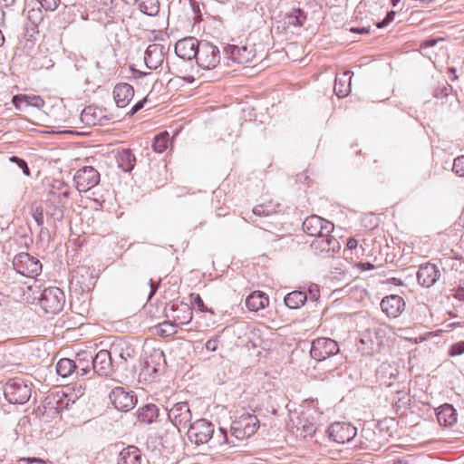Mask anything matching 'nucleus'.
<instances>
[{
    "mask_svg": "<svg viewBox=\"0 0 464 464\" xmlns=\"http://www.w3.org/2000/svg\"><path fill=\"white\" fill-rule=\"evenodd\" d=\"M3 392L5 399L13 404H24L31 397V383L22 378H13L4 385Z\"/></svg>",
    "mask_w": 464,
    "mask_h": 464,
    "instance_id": "obj_1",
    "label": "nucleus"
},
{
    "mask_svg": "<svg viewBox=\"0 0 464 464\" xmlns=\"http://www.w3.org/2000/svg\"><path fill=\"white\" fill-rule=\"evenodd\" d=\"M258 425L259 420L256 415L244 413L233 420L230 427L231 437L237 440L248 438L256 433Z\"/></svg>",
    "mask_w": 464,
    "mask_h": 464,
    "instance_id": "obj_2",
    "label": "nucleus"
},
{
    "mask_svg": "<svg viewBox=\"0 0 464 464\" xmlns=\"http://www.w3.org/2000/svg\"><path fill=\"white\" fill-rule=\"evenodd\" d=\"M65 304V295L59 287L45 288L40 295L39 304L47 314H56Z\"/></svg>",
    "mask_w": 464,
    "mask_h": 464,
    "instance_id": "obj_3",
    "label": "nucleus"
},
{
    "mask_svg": "<svg viewBox=\"0 0 464 464\" xmlns=\"http://www.w3.org/2000/svg\"><path fill=\"white\" fill-rule=\"evenodd\" d=\"M196 62L199 67L205 70H211L218 66L220 62L219 49L214 44L203 41L197 49Z\"/></svg>",
    "mask_w": 464,
    "mask_h": 464,
    "instance_id": "obj_4",
    "label": "nucleus"
},
{
    "mask_svg": "<svg viewBox=\"0 0 464 464\" xmlns=\"http://www.w3.org/2000/svg\"><path fill=\"white\" fill-rule=\"evenodd\" d=\"M214 432V424L206 419H199L190 423L188 438L198 446L208 443Z\"/></svg>",
    "mask_w": 464,
    "mask_h": 464,
    "instance_id": "obj_5",
    "label": "nucleus"
},
{
    "mask_svg": "<svg viewBox=\"0 0 464 464\" xmlns=\"http://www.w3.org/2000/svg\"><path fill=\"white\" fill-rule=\"evenodd\" d=\"M13 266L17 273L24 276L34 277L38 276L42 271V264L40 261L25 252H21L14 256Z\"/></svg>",
    "mask_w": 464,
    "mask_h": 464,
    "instance_id": "obj_6",
    "label": "nucleus"
},
{
    "mask_svg": "<svg viewBox=\"0 0 464 464\" xmlns=\"http://www.w3.org/2000/svg\"><path fill=\"white\" fill-rule=\"evenodd\" d=\"M337 342L330 338H317L313 341L310 350L312 358L323 362L328 358L336 356L339 353Z\"/></svg>",
    "mask_w": 464,
    "mask_h": 464,
    "instance_id": "obj_7",
    "label": "nucleus"
},
{
    "mask_svg": "<svg viewBox=\"0 0 464 464\" xmlns=\"http://www.w3.org/2000/svg\"><path fill=\"white\" fill-rule=\"evenodd\" d=\"M164 313L168 319L176 322L179 325L190 323L193 318L191 307L188 304L179 301L168 304L165 306Z\"/></svg>",
    "mask_w": 464,
    "mask_h": 464,
    "instance_id": "obj_8",
    "label": "nucleus"
},
{
    "mask_svg": "<svg viewBox=\"0 0 464 464\" xmlns=\"http://www.w3.org/2000/svg\"><path fill=\"white\" fill-rule=\"evenodd\" d=\"M109 398L113 406L122 411H130L137 403L136 394L132 391L120 386L111 391Z\"/></svg>",
    "mask_w": 464,
    "mask_h": 464,
    "instance_id": "obj_9",
    "label": "nucleus"
},
{
    "mask_svg": "<svg viewBox=\"0 0 464 464\" xmlns=\"http://www.w3.org/2000/svg\"><path fill=\"white\" fill-rule=\"evenodd\" d=\"M169 423L176 426L178 429L190 426L192 420V412L187 401L175 403L168 411Z\"/></svg>",
    "mask_w": 464,
    "mask_h": 464,
    "instance_id": "obj_10",
    "label": "nucleus"
},
{
    "mask_svg": "<svg viewBox=\"0 0 464 464\" xmlns=\"http://www.w3.org/2000/svg\"><path fill=\"white\" fill-rule=\"evenodd\" d=\"M75 187L80 192H87L100 182V173L91 166L78 169L73 177Z\"/></svg>",
    "mask_w": 464,
    "mask_h": 464,
    "instance_id": "obj_11",
    "label": "nucleus"
},
{
    "mask_svg": "<svg viewBox=\"0 0 464 464\" xmlns=\"http://www.w3.org/2000/svg\"><path fill=\"white\" fill-rule=\"evenodd\" d=\"M334 229L332 222L316 215L310 216L303 222V230L311 237L329 236Z\"/></svg>",
    "mask_w": 464,
    "mask_h": 464,
    "instance_id": "obj_12",
    "label": "nucleus"
},
{
    "mask_svg": "<svg viewBox=\"0 0 464 464\" xmlns=\"http://www.w3.org/2000/svg\"><path fill=\"white\" fill-rule=\"evenodd\" d=\"M329 233V236H318L310 243V247L317 254H325L328 256H333L340 250L339 241Z\"/></svg>",
    "mask_w": 464,
    "mask_h": 464,
    "instance_id": "obj_13",
    "label": "nucleus"
},
{
    "mask_svg": "<svg viewBox=\"0 0 464 464\" xmlns=\"http://www.w3.org/2000/svg\"><path fill=\"white\" fill-rule=\"evenodd\" d=\"M330 439L337 443L351 441L357 434V429L351 423L334 422L328 428Z\"/></svg>",
    "mask_w": 464,
    "mask_h": 464,
    "instance_id": "obj_14",
    "label": "nucleus"
},
{
    "mask_svg": "<svg viewBox=\"0 0 464 464\" xmlns=\"http://www.w3.org/2000/svg\"><path fill=\"white\" fill-rule=\"evenodd\" d=\"M224 53L235 63H247L252 62L256 56V51L253 45H234L227 44L224 48Z\"/></svg>",
    "mask_w": 464,
    "mask_h": 464,
    "instance_id": "obj_15",
    "label": "nucleus"
},
{
    "mask_svg": "<svg viewBox=\"0 0 464 464\" xmlns=\"http://www.w3.org/2000/svg\"><path fill=\"white\" fill-rule=\"evenodd\" d=\"M111 354L112 352L108 350L99 351L92 357V372L100 376H110L113 372Z\"/></svg>",
    "mask_w": 464,
    "mask_h": 464,
    "instance_id": "obj_16",
    "label": "nucleus"
},
{
    "mask_svg": "<svg viewBox=\"0 0 464 464\" xmlns=\"http://www.w3.org/2000/svg\"><path fill=\"white\" fill-rule=\"evenodd\" d=\"M200 42L195 37H186L179 40L175 44L176 54L184 60H192L197 56V49Z\"/></svg>",
    "mask_w": 464,
    "mask_h": 464,
    "instance_id": "obj_17",
    "label": "nucleus"
},
{
    "mask_svg": "<svg viewBox=\"0 0 464 464\" xmlns=\"http://www.w3.org/2000/svg\"><path fill=\"white\" fill-rule=\"evenodd\" d=\"M416 275L420 285L430 287L438 281L440 276V272L436 265L426 263L419 267Z\"/></svg>",
    "mask_w": 464,
    "mask_h": 464,
    "instance_id": "obj_18",
    "label": "nucleus"
},
{
    "mask_svg": "<svg viewBox=\"0 0 464 464\" xmlns=\"http://www.w3.org/2000/svg\"><path fill=\"white\" fill-rule=\"evenodd\" d=\"M164 61V46L159 44H150L144 54V62L149 69L156 70Z\"/></svg>",
    "mask_w": 464,
    "mask_h": 464,
    "instance_id": "obj_19",
    "label": "nucleus"
},
{
    "mask_svg": "<svg viewBox=\"0 0 464 464\" xmlns=\"http://www.w3.org/2000/svg\"><path fill=\"white\" fill-rule=\"evenodd\" d=\"M405 306V302L402 297L392 295L384 297L381 302L382 310L389 317H397L401 314Z\"/></svg>",
    "mask_w": 464,
    "mask_h": 464,
    "instance_id": "obj_20",
    "label": "nucleus"
},
{
    "mask_svg": "<svg viewBox=\"0 0 464 464\" xmlns=\"http://www.w3.org/2000/svg\"><path fill=\"white\" fill-rule=\"evenodd\" d=\"M112 96L119 108H125L134 96V89L127 82H121L115 85Z\"/></svg>",
    "mask_w": 464,
    "mask_h": 464,
    "instance_id": "obj_21",
    "label": "nucleus"
},
{
    "mask_svg": "<svg viewBox=\"0 0 464 464\" xmlns=\"http://www.w3.org/2000/svg\"><path fill=\"white\" fill-rule=\"evenodd\" d=\"M92 355L87 353H79L74 361L75 377H85L92 371Z\"/></svg>",
    "mask_w": 464,
    "mask_h": 464,
    "instance_id": "obj_22",
    "label": "nucleus"
},
{
    "mask_svg": "<svg viewBox=\"0 0 464 464\" xmlns=\"http://www.w3.org/2000/svg\"><path fill=\"white\" fill-rule=\"evenodd\" d=\"M179 429L166 422L164 432L159 433L161 445L168 449H173L179 438Z\"/></svg>",
    "mask_w": 464,
    "mask_h": 464,
    "instance_id": "obj_23",
    "label": "nucleus"
},
{
    "mask_svg": "<svg viewBox=\"0 0 464 464\" xmlns=\"http://www.w3.org/2000/svg\"><path fill=\"white\" fill-rule=\"evenodd\" d=\"M141 454L135 446H128L118 453L117 464H140Z\"/></svg>",
    "mask_w": 464,
    "mask_h": 464,
    "instance_id": "obj_24",
    "label": "nucleus"
},
{
    "mask_svg": "<svg viewBox=\"0 0 464 464\" xmlns=\"http://www.w3.org/2000/svg\"><path fill=\"white\" fill-rule=\"evenodd\" d=\"M351 74L352 72L350 71L336 74L334 92L338 97H345L351 92Z\"/></svg>",
    "mask_w": 464,
    "mask_h": 464,
    "instance_id": "obj_25",
    "label": "nucleus"
},
{
    "mask_svg": "<svg viewBox=\"0 0 464 464\" xmlns=\"http://www.w3.org/2000/svg\"><path fill=\"white\" fill-rule=\"evenodd\" d=\"M118 167L125 172H130L136 163V158L130 149H123L116 155Z\"/></svg>",
    "mask_w": 464,
    "mask_h": 464,
    "instance_id": "obj_26",
    "label": "nucleus"
},
{
    "mask_svg": "<svg viewBox=\"0 0 464 464\" xmlns=\"http://www.w3.org/2000/svg\"><path fill=\"white\" fill-rule=\"evenodd\" d=\"M234 437H228L227 430L223 428H219L217 432H213V436L209 440V448L210 449H220L223 450L226 446L233 447L235 446V442L233 440Z\"/></svg>",
    "mask_w": 464,
    "mask_h": 464,
    "instance_id": "obj_27",
    "label": "nucleus"
},
{
    "mask_svg": "<svg viewBox=\"0 0 464 464\" xmlns=\"http://www.w3.org/2000/svg\"><path fill=\"white\" fill-rule=\"evenodd\" d=\"M436 415L440 425L451 426L457 421L456 410L450 404H444L438 408Z\"/></svg>",
    "mask_w": 464,
    "mask_h": 464,
    "instance_id": "obj_28",
    "label": "nucleus"
},
{
    "mask_svg": "<svg viewBox=\"0 0 464 464\" xmlns=\"http://www.w3.org/2000/svg\"><path fill=\"white\" fill-rule=\"evenodd\" d=\"M159 413L160 410L155 404L148 403L138 410L137 418L142 423L151 424L156 420Z\"/></svg>",
    "mask_w": 464,
    "mask_h": 464,
    "instance_id": "obj_29",
    "label": "nucleus"
},
{
    "mask_svg": "<svg viewBox=\"0 0 464 464\" xmlns=\"http://www.w3.org/2000/svg\"><path fill=\"white\" fill-rule=\"evenodd\" d=\"M268 296L263 292H253L246 300V307L251 311H258L268 305Z\"/></svg>",
    "mask_w": 464,
    "mask_h": 464,
    "instance_id": "obj_30",
    "label": "nucleus"
},
{
    "mask_svg": "<svg viewBox=\"0 0 464 464\" xmlns=\"http://www.w3.org/2000/svg\"><path fill=\"white\" fill-rule=\"evenodd\" d=\"M47 215L55 220H61L63 217V206L65 200L59 198H47Z\"/></svg>",
    "mask_w": 464,
    "mask_h": 464,
    "instance_id": "obj_31",
    "label": "nucleus"
},
{
    "mask_svg": "<svg viewBox=\"0 0 464 464\" xmlns=\"http://www.w3.org/2000/svg\"><path fill=\"white\" fill-rule=\"evenodd\" d=\"M307 300V294L304 291H293L285 296V304L290 309H298Z\"/></svg>",
    "mask_w": 464,
    "mask_h": 464,
    "instance_id": "obj_32",
    "label": "nucleus"
},
{
    "mask_svg": "<svg viewBox=\"0 0 464 464\" xmlns=\"http://www.w3.org/2000/svg\"><path fill=\"white\" fill-rule=\"evenodd\" d=\"M102 111L98 108L88 106L85 107L81 113V121L86 125H97L100 122Z\"/></svg>",
    "mask_w": 464,
    "mask_h": 464,
    "instance_id": "obj_33",
    "label": "nucleus"
},
{
    "mask_svg": "<svg viewBox=\"0 0 464 464\" xmlns=\"http://www.w3.org/2000/svg\"><path fill=\"white\" fill-rule=\"evenodd\" d=\"M70 194L69 187L63 181L55 179L51 185L48 192V198H59L65 200Z\"/></svg>",
    "mask_w": 464,
    "mask_h": 464,
    "instance_id": "obj_34",
    "label": "nucleus"
},
{
    "mask_svg": "<svg viewBox=\"0 0 464 464\" xmlns=\"http://www.w3.org/2000/svg\"><path fill=\"white\" fill-rule=\"evenodd\" d=\"M56 372L63 378L75 375L74 361L69 358H63L59 360L56 364Z\"/></svg>",
    "mask_w": 464,
    "mask_h": 464,
    "instance_id": "obj_35",
    "label": "nucleus"
},
{
    "mask_svg": "<svg viewBox=\"0 0 464 464\" xmlns=\"http://www.w3.org/2000/svg\"><path fill=\"white\" fill-rule=\"evenodd\" d=\"M111 352L118 354L121 359L127 361L128 358L133 356L134 349L127 342L121 341L111 345Z\"/></svg>",
    "mask_w": 464,
    "mask_h": 464,
    "instance_id": "obj_36",
    "label": "nucleus"
},
{
    "mask_svg": "<svg viewBox=\"0 0 464 464\" xmlns=\"http://www.w3.org/2000/svg\"><path fill=\"white\" fill-rule=\"evenodd\" d=\"M15 106H19L18 102L25 103L26 105L41 108L44 105V100L40 96L30 95H17L13 98Z\"/></svg>",
    "mask_w": 464,
    "mask_h": 464,
    "instance_id": "obj_37",
    "label": "nucleus"
},
{
    "mask_svg": "<svg viewBox=\"0 0 464 464\" xmlns=\"http://www.w3.org/2000/svg\"><path fill=\"white\" fill-rule=\"evenodd\" d=\"M139 8L143 14L154 16L158 14L160 11V2L159 0H140Z\"/></svg>",
    "mask_w": 464,
    "mask_h": 464,
    "instance_id": "obj_38",
    "label": "nucleus"
},
{
    "mask_svg": "<svg viewBox=\"0 0 464 464\" xmlns=\"http://www.w3.org/2000/svg\"><path fill=\"white\" fill-rule=\"evenodd\" d=\"M169 142V133L167 131L161 132L155 136L152 142V149L157 153H162L168 149Z\"/></svg>",
    "mask_w": 464,
    "mask_h": 464,
    "instance_id": "obj_39",
    "label": "nucleus"
},
{
    "mask_svg": "<svg viewBox=\"0 0 464 464\" xmlns=\"http://www.w3.org/2000/svg\"><path fill=\"white\" fill-rule=\"evenodd\" d=\"M286 23L294 26H302L306 20V14L301 9H295L285 16Z\"/></svg>",
    "mask_w": 464,
    "mask_h": 464,
    "instance_id": "obj_40",
    "label": "nucleus"
},
{
    "mask_svg": "<svg viewBox=\"0 0 464 464\" xmlns=\"http://www.w3.org/2000/svg\"><path fill=\"white\" fill-rule=\"evenodd\" d=\"M164 360V354L162 352H155L153 355H151L150 361L146 360L144 362V369L150 374H156L159 371L157 365L155 364L156 361Z\"/></svg>",
    "mask_w": 464,
    "mask_h": 464,
    "instance_id": "obj_41",
    "label": "nucleus"
},
{
    "mask_svg": "<svg viewBox=\"0 0 464 464\" xmlns=\"http://www.w3.org/2000/svg\"><path fill=\"white\" fill-rule=\"evenodd\" d=\"M179 325V324H176V322L169 319V321L159 324L160 334L162 336H170L175 334Z\"/></svg>",
    "mask_w": 464,
    "mask_h": 464,
    "instance_id": "obj_42",
    "label": "nucleus"
},
{
    "mask_svg": "<svg viewBox=\"0 0 464 464\" xmlns=\"http://www.w3.org/2000/svg\"><path fill=\"white\" fill-rule=\"evenodd\" d=\"M452 170L459 177H464V156H459L454 160Z\"/></svg>",
    "mask_w": 464,
    "mask_h": 464,
    "instance_id": "obj_43",
    "label": "nucleus"
},
{
    "mask_svg": "<svg viewBox=\"0 0 464 464\" xmlns=\"http://www.w3.org/2000/svg\"><path fill=\"white\" fill-rule=\"evenodd\" d=\"M9 160L11 162L16 163L25 176H30V169L24 160L17 156H12Z\"/></svg>",
    "mask_w": 464,
    "mask_h": 464,
    "instance_id": "obj_44",
    "label": "nucleus"
},
{
    "mask_svg": "<svg viewBox=\"0 0 464 464\" xmlns=\"http://www.w3.org/2000/svg\"><path fill=\"white\" fill-rule=\"evenodd\" d=\"M36 1L40 4L41 7H43L46 11H54L60 4V0H36Z\"/></svg>",
    "mask_w": 464,
    "mask_h": 464,
    "instance_id": "obj_45",
    "label": "nucleus"
},
{
    "mask_svg": "<svg viewBox=\"0 0 464 464\" xmlns=\"http://www.w3.org/2000/svg\"><path fill=\"white\" fill-rule=\"evenodd\" d=\"M464 353V341L452 344L449 350L450 356H457Z\"/></svg>",
    "mask_w": 464,
    "mask_h": 464,
    "instance_id": "obj_46",
    "label": "nucleus"
},
{
    "mask_svg": "<svg viewBox=\"0 0 464 464\" xmlns=\"http://www.w3.org/2000/svg\"><path fill=\"white\" fill-rule=\"evenodd\" d=\"M452 87L446 84L436 91L435 96L439 99L448 98L450 95H452Z\"/></svg>",
    "mask_w": 464,
    "mask_h": 464,
    "instance_id": "obj_47",
    "label": "nucleus"
},
{
    "mask_svg": "<svg viewBox=\"0 0 464 464\" xmlns=\"http://www.w3.org/2000/svg\"><path fill=\"white\" fill-rule=\"evenodd\" d=\"M28 19L32 22L33 24H37L39 22L43 20V14L41 10L32 9L28 11Z\"/></svg>",
    "mask_w": 464,
    "mask_h": 464,
    "instance_id": "obj_48",
    "label": "nucleus"
},
{
    "mask_svg": "<svg viewBox=\"0 0 464 464\" xmlns=\"http://www.w3.org/2000/svg\"><path fill=\"white\" fill-rule=\"evenodd\" d=\"M395 394H396V397H394L392 399V401H394L395 406L397 407V409L399 410V409H401V408L405 407L406 402L403 401L404 395H405L403 391L396 390L395 391Z\"/></svg>",
    "mask_w": 464,
    "mask_h": 464,
    "instance_id": "obj_49",
    "label": "nucleus"
},
{
    "mask_svg": "<svg viewBox=\"0 0 464 464\" xmlns=\"http://www.w3.org/2000/svg\"><path fill=\"white\" fill-rule=\"evenodd\" d=\"M253 214L258 217H266L269 216L273 211L268 209V208L265 205L256 206L253 210Z\"/></svg>",
    "mask_w": 464,
    "mask_h": 464,
    "instance_id": "obj_50",
    "label": "nucleus"
},
{
    "mask_svg": "<svg viewBox=\"0 0 464 464\" xmlns=\"http://www.w3.org/2000/svg\"><path fill=\"white\" fill-rule=\"evenodd\" d=\"M308 296L312 301H316L319 298L320 290L317 285L314 284L309 286L307 297Z\"/></svg>",
    "mask_w": 464,
    "mask_h": 464,
    "instance_id": "obj_51",
    "label": "nucleus"
},
{
    "mask_svg": "<svg viewBox=\"0 0 464 464\" xmlns=\"http://www.w3.org/2000/svg\"><path fill=\"white\" fill-rule=\"evenodd\" d=\"M194 304H196V306L198 307V309L200 311V312H203V313H206V312H209L211 314H213V311L211 309H208L205 304H204V301L203 299L199 296V295H197L195 297H194Z\"/></svg>",
    "mask_w": 464,
    "mask_h": 464,
    "instance_id": "obj_52",
    "label": "nucleus"
},
{
    "mask_svg": "<svg viewBox=\"0 0 464 464\" xmlns=\"http://www.w3.org/2000/svg\"><path fill=\"white\" fill-rule=\"evenodd\" d=\"M189 3H190L191 9L195 14L194 19L198 20V21L202 20L199 3L197 2L196 0H189Z\"/></svg>",
    "mask_w": 464,
    "mask_h": 464,
    "instance_id": "obj_53",
    "label": "nucleus"
},
{
    "mask_svg": "<svg viewBox=\"0 0 464 464\" xmlns=\"http://www.w3.org/2000/svg\"><path fill=\"white\" fill-rule=\"evenodd\" d=\"M147 102V97L143 98L142 100L136 102L130 111L127 113L130 117L133 116L136 112H138L140 110H141L144 107V104Z\"/></svg>",
    "mask_w": 464,
    "mask_h": 464,
    "instance_id": "obj_54",
    "label": "nucleus"
},
{
    "mask_svg": "<svg viewBox=\"0 0 464 464\" xmlns=\"http://www.w3.org/2000/svg\"><path fill=\"white\" fill-rule=\"evenodd\" d=\"M394 16H395V12H393V11L388 12L386 17L382 22L377 24L378 28H382V27L386 26L387 24H389L394 19Z\"/></svg>",
    "mask_w": 464,
    "mask_h": 464,
    "instance_id": "obj_55",
    "label": "nucleus"
},
{
    "mask_svg": "<svg viewBox=\"0 0 464 464\" xmlns=\"http://www.w3.org/2000/svg\"><path fill=\"white\" fill-rule=\"evenodd\" d=\"M34 220L39 227L44 224V213L42 208H36L35 213L34 215Z\"/></svg>",
    "mask_w": 464,
    "mask_h": 464,
    "instance_id": "obj_56",
    "label": "nucleus"
},
{
    "mask_svg": "<svg viewBox=\"0 0 464 464\" xmlns=\"http://www.w3.org/2000/svg\"><path fill=\"white\" fill-rule=\"evenodd\" d=\"M218 338H215V339H210L208 340L206 344H205V347L208 351H211V352H214L217 350L218 348Z\"/></svg>",
    "mask_w": 464,
    "mask_h": 464,
    "instance_id": "obj_57",
    "label": "nucleus"
},
{
    "mask_svg": "<svg viewBox=\"0 0 464 464\" xmlns=\"http://www.w3.org/2000/svg\"><path fill=\"white\" fill-rule=\"evenodd\" d=\"M456 299L459 301H464V288L459 287L454 291V294L452 295Z\"/></svg>",
    "mask_w": 464,
    "mask_h": 464,
    "instance_id": "obj_58",
    "label": "nucleus"
},
{
    "mask_svg": "<svg viewBox=\"0 0 464 464\" xmlns=\"http://www.w3.org/2000/svg\"><path fill=\"white\" fill-rule=\"evenodd\" d=\"M159 285H160V282L155 284L152 280L150 281V292L149 295V299H150L155 295V293L157 292V289L159 287Z\"/></svg>",
    "mask_w": 464,
    "mask_h": 464,
    "instance_id": "obj_59",
    "label": "nucleus"
},
{
    "mask_svg": "<svg viewBox=\"0 0 464 464\" xmlns=\"http://www.w3.org/2000/svg\"><path fill=\"white\" fill-rule=\"evenodd\" d=\"M436 44H437V40L436 39L427 40V41H424V42L421 43L420 48L421 49H425V48H428V47H431V46H434Z\"/></svg>",
    "mask_w": 464,
    "mask_h": 464,
    "instance_id": "obj_60",
    "label": "nucleus"
},
{
    "mask_svg": "<svg viewBox=\"0 0 464 464\" xmlns=\"http://www.w3.org/2000/svg\"><path fill=\"white\" fill-rule=\"evenodd\" d=\"M351 32L358 34H368L370 32L369 27H352Z\"/></svg>",
    "mask_w": 464,
    "mask_h": 464,
    "instance_id": "obj_61",
    "label": "nucleus"
},
{
    "mask_svg": "<svg viewBox=\"0 0 464 464\" xmlns=\"http://www.w3.org/2000/svg\"><path fill=\"white\" fill-rule=\"evenodd\" d=\"M358 266L362 270H372V269L374 268V266L372 264L369 263V262L359 263Z\"/></svg>",
    "mask_w": 464,
    "mask_h": 464,
    "instance_id": "obj_62",
    "label": "nucleus"
},
{
    "mask_svg": "<svg viewBox=\"0 0 464 464\" xmlns=\"http://www.w3.org/2000/svg\"><path fill=\"white\" fill-rule=\"evenodd\" d=\"M21 460L26 461V462H28V464H34V463L44 464V460L41 459H37V458H28V459H23Z\"/></svg>",
    "mask_w": 464,
    "mask_h": 464,
    "instance_id": "obj_63",
    "label": "nucleus"
},
{
    "mask_svg": "<svg viewBox=\"0 0 464 464\" xmlns=\"http://www.w3.org/2000/svg\"><path fill=\"white\" fill-rule=\"evenodd\" d=\"M357 245H358V242L354 238H349L347 241V247L349 249L356 248Z\"/></svg>",
    "mask_w": 464,
    "mask_h": 464,
    "instance_id": "obj_64",
    "label": "nucleus"
}]
</instances>
